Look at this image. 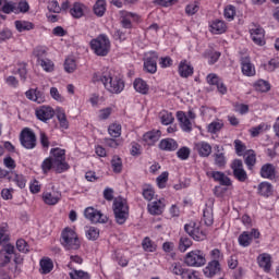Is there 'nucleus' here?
I'll return each mask as SVG.
<instances>
[{"label":"nucleus","mask_w":279,"mask_h":279,"mask_svg":"<svg viewBox=\"0 0 279 279\" xmlns=\"http://www.w3.org/2000/svg\"><path fill=\"white\" fill-rule=\"evenodd\" d=\"M12 174L14 175L13 181L19 186V189H25V184L27 182L25 180V177H23V174H17V173H14V172H12Z\"/></svg>","instance_id":"obj_59"},{"label":"nucleus","mask_w":279,"mask_h":279,"mask_svg":"<svg viewBox=\"0 0 279 279\" xmlns=\"http://www.w3.org/2000/svg\"><path fill=\"white\" fill-rule=\"evenodd\" d=\"M182 279H202V277H199V275L197 274V271H193L190 269H186L183 272V277H181Z\"/></svg>","instance_id":"obj_64"},{"label":"nucleus","mask_w":279,"mask_h":279,"mask_svg":"<svg viewBox=\"0 0 279 279\" xmlns=\"http://www.w3.org/2000/svg\"><path fill=\"white\" fill-rule=\"evenodd\" d=\"M185 232L194 239V241H206V231L202 230L195 222L184 226Z\"/></svg>","instance_id":"obj_8"},{"label":"nucleus","mask_w":279,"mask_h":279,"mask_svg":"<svg viewBox=\"0 0 279 279\" xmlns=\"http://www.w3.org/2000/svg\"><path fill=\"white\" fill-rule=\"evenodd\" d=\"M56 116V111L51 107L41 106L38 109H36V117L39 121H43L44 123H47V121L53 119Z\"/></svg>","instance_id":"obj_12"},{"label":"nucleus","mask_w":279,"mask_h":279,"mask_svg":"<svg viewBox=\"0 0 279 279\" xmlns=\"http://www.w3.org/2000/svg\"><path fill=\"white\" fill-rule=\"evenodd\" d=\"M177 156L180 160H189L191 156V148L183 146L177 151Z\"/></svg>","instance_id":"obj_55"},{"label":"nucleus","mask_w":279,"mask_h":279,"mask_svg":"<svg viewBox=\"0 0 279 279\" xmlns=\"http://www.w3.org/2000/svg\"><path fill=\"white\" fill-rule=\"evenodd\" d=\"M86 239H88V241H97L99 239V229L89 227L86 231Z\"/></svg>","instance_id":"obj_51"},{"label":"nucleus","mask_w":279,"mask_h":279,"mask_svg":"<svg viewBox=\"0 0 279 279\" xmlns=\"http://www.w3.org/2000/svg\"><path fill=\"white\" fill-rule=\"evenodd\" d=\"M41 169L44 173H49L51 169H56V163H53V159H51V157L46 158L41 163Z\"/></svg>","instance_id":"obj_54"},{"label":"nucleus","mask_w":279,"mask_h":279,"mask_svg":"<svg viewBox=\"0 0 279 279\" xmlns=\"http://www.w3.org/2000/svg\"><path fill=\"white\" fill-rule=\"evenodd\" d=\"M33 54L37 58V63L43 62L47 59V49L43 46H38L34 49Z\"/></svg>","instance_id":"obj_39"},{"label":"nucleus","mask_w":279,"mask_h":279,"mask_svg":"<svg viewBox=\"0 0 279 279\" xmlns=\"http://www.w3.org/2000/svg\"><path fill=\"white\" fill-rule=\"evenodd\" d=\"M15 27L17 32H29V29H34V24L32 22L15 21Z\"/></svg>","instance_id":"obj_42"},{"label":"nucleus","mask_w":279,"mask_h":279,"mask_svg":"<svg viewBox=\"0 0 279 279\" xmlns=\"http://www.w3.org/2000/svg\"><path fill=\"white\" fill-rule=\"evenodd\" d=\"M251 36L255 45H259L260 47L265 45V29H263V27L251 29Z\"/></svg>","instance_id":"obj_17"},{"label":"nucleus","mask_w":279,"mask_h":279,"mask_svg":"<svg viewBox=\"0 0 279 279\" xmlns=\"http://www.w3.org/2000/svg\"><path fill=\"white\" fill-rule=\"evenodd\" d=\"M90 47L96 56L105 57L110 52V39L105 34L92 39Z\"/></svg>","instance_id":"obj_5"},{"label":"nucleus","mask_w":279,"mask_h":279,"mask_svg":"<svg viewBox=\"0 0 279 279\" xmlns=\"http://www.w3.org/2000/svg\"><path fill=\"white\" fill-rule=\"evenodd\" d=\"M61 197L60 192H46L43 194V199L48 206H56Z\"/></svg>","instance_id":"obj_18"},{"label":"nucleus","mask_w":279,"mask_h":279,"mask_svg":"<svg viewBox=\"0 0 279 279\" xmlns=\"http://www.w3.org/2000/svg\"><path fill=\"white\" fill-rule=\"evenodd\" d=\"M16 247L19 252H22L23 254H27V252H29V245L23 239L16 241Z\"/></svg>","instance_id":"obj_61"},{"label":"nucleus","mask_w":279,"mask_h":279,"mask_svg":"<svg viewBox=\"0 0 279 279\" xmlns=\"http://www.w3.org/2000/svg\"><path fill=\"white\" fill-rule=\"evenodd\" d=\"M75 69H77V64L75 63V59L68 58L64 62V71L66 73H73L75 72Z\"/></svg>","instance_id":"obj_48"},{"label":"nucleus","mask_w":279,"mask_h":279,"mask_svg":"<svg viewBox=\"0 0 279 279\" xmlns=\"http://www.w3.org/2000/svg\"><path fill=\"white\" fill-rule=\"evenodd\" d=\"M1 12H3L4 14H12V12L14 14H19V3L7 0L4 2V5H2L1 8Z\"/></svg>","instance_id":"obj_29"},{"label":"nucleus","mask_w":279,"mask_h":279,"mask_svg":"<svg viewBox=\"0 0 279 279\" xmlns=\"http://www.w3.org/2000/svg\"><path fill=\"white\" fill-rule=\"evenodd\" d=\"M108 132L113 138H119V136H121V124H110L108 128Z\"/></svg>","instance_id":"obj_50"},{"label":"nucleus","mask_w":279,"mask_h":279,"mask_svg":"<svg viewBox=\"0 0 279 279\" xmlns=\"http://www.w3.org/2000/svg\"><path fill=\"white\" fill-rule=\"evenodd\" d=\"M194 147L202 158H208L213 154V146L206 142H198Z\"/></svg>","instance_id":"obj_16"},{"label":"nucleus","mask_w":279,"mask_h":279,"mask_svg":"<svg viewBox=\"0 0 279 279\" xmlns=\"http://www.w3.org/2000/svg\"><path fill=\"white\" fill-rule=\"evenodd\" d=\"M71 279H90L88 272L83 270H74V272H70Z\"/></svg>","instance_id":"obj_57"},{"label":"nucleus","mask_w":279,"mask_h":279,"mask_svg":"<svg viewBox=\"0 0 279 279\" xmlns=\"http://www.w3.org/2000/svg\"><path fill=\"white\" fill-rule=\"evenodd\" d=\"M111 167L113 173H121L123 171V160L118 155H114L111 159Z\"/></svg>","instance_id":"obj_34"},{"label":"nucleus","mask_w":279,"mask_h":279,"mask_svg":"<svg viewBox=\"0 0 279 279\" xmlns=\"http://www.w3.org/2000/svg\"><path fill=\"white\" fill-rule=\"evenodd\" d=\"M244 162L247 169H250L251 171L254 169V166L256 165V154L254 153V150H248L244 159Z\"/></svg>","instance_id":"obj_37"},{"label":"nucleus","mask_w":279,"mask_h":279,"mask_svg":"<svg viewBox=\"0 0 279 279\" xmlns=\"http://www.w3.org/2000/svg\"><path fill=\"white\" fill-rule=\"evenodd\" d=\"M47 8L53 14H60V12H62V9L60 8V3H58V0H52V1L48 2Z\"/></svg>","instance_id":"obj_58"},{"label":"nucleus","mask_w":279,"mask_h":279,"mask_svg":"<svg viewBox=\"0 0 279 279\" xmlns=\"http://www.w3.org/2000/svg\"><path fill=\"white\" fill-rule=\"evenodd\" d=\"M113 215L119 226H123L130 217V207L128 201L123 197L114 198L113 201Z\"/></svg>","instance_id":"obj_2"},{"label":"nucleus","mask_w":279,"mask_h":279,"mask_svg":"<svg viewBox=\"0 0 279 279\" xmlns=\"http://www.w3.org/2000/svg\"><path fill=\"white\" fill-rule=\"evenodd\" d=\"M84 215L92 223H108V217L93 207H87Z\"/></svg>","instance_id":"obj_9"},{"label":"nucleus","mask_w":279,"mask_h":279,"mask_svg":"<svg viewBox=\"0 0 279 279\" xmlns=\"http://www.w3.org/2000/svg\"><path fill=\"white\" fill-rule=\"evenodd\" d=\"M94 80L96 82H101L106 90L112 93L113 95H119L120 93H123V89L125 88V82L118 76H113L112 72L95 74Z\"/></svg>","instance_id":"obj_1"},{"label":"nucleus","mask_w":279,"mask_h":279,"mask_svg":"<svg viewBox=\"0 0 279 279\" xmlns=\"http://www.w3.org/2000/svg\"><path fill=\"white\" fill-rule=\"evenodd\" d=\"M132 21H136V14L122 12L121 25L124 29H132Z\"/></svg>","instance_id":"obj_25"},{"label":"nucleus","mask_w":279,"mask_h":279,"mask_svg":"<svg viewBox=\"0 0 279 279\" xmlns=\"http://www.w3.org/2000/svg\"><path fill=\"white\" fill-rule=\"evenodd\" d=\"M94 14L96 16H104L106 14V0H97L94 4Z\"/></svg>","instance_id":"obj_36"},{"label":"nucleus","mask_w":279,"mask_h":279,"mask_svg":"<svg viewBox=\"0 0 279 279\" xmlns=\"http://www.w3.org/2000/svg\"><path fill=\"white\" fill-rule=\"evenodd\" d=\"M84 10H86V5L80 2H75L73 8L70 10V14L74 19H82V16H84Z\"/></svg>","instance_id":"obj_31"},{"label":"nucleus","mask_w":279,"mask_h":279,"mask_svg":"<svg viewBox=\"0 0 279 279\" xmlns=\"http://www.w3.org/2000/svg\"><path fill=\"white\" fill-rule=\"evenodd\" d=\"M191 245H193V241L189 236L182 235L180 238L179 250L181 252H186L189 250V247H191Z\"/></svg>","instance_id":"obj_40"},{"label":"nucleus","mask_w":279,"mask_h":279,"mask_svg":"<svg viewBox=\"0 0 279 279\" xmlns=\"http://www.w3.org/2000/svg\"><path fill=\"white\" fill-rule=\"evenodd\" d=\"M203 271L206 278H214V276H217L221 271V264L217 260H211Z\"/></svg>","instance_id":"obj_13"},{"label":"nucleus","mask_w":279,"mask_h":279,"mask_svg":"<svg viewBox=\"0 0 279 279\" xmlns=\"http://www.w3.org/2000/svg\"><path fill=\"white\" fill-rule=\"evenodd\" d=\"M234 16H236V8L232 4L227 5L225 9V19L234 21Z\"/></svg>","instance_id":"obj_52"},{"label":"nucleus","mask_w":279,"mask_h":279,"mask_svg":"<svg viewBox=\"0 0 279 279\" xmlns=\"http://www.w3.org/2000/svg\"><path fill=\"white\" fill-rule=\"evenodd\" d=\"M52 157H50L54 163L56 173H64L69 171L70 166L66 162V150L62 148H52L50 150Z\"/></svg>","instance_id":"obj_3"},{"label":"nucleus","mask_w":279,"mask_h":279,"mask_svg":"<svg viewBox=\"0 0 279 279\" xmlns=\"http://www.w3.org/2000/svg\"><path fill=\"white\" fill-rule=\"evenodd\" d=\"M20 143L25 149H34L36 147V133L32 129L25 128L20 134Z\"/></svg>","instance_id":"obj_7"},{"label":"nucleus","mask_w":279,"mask_h":279,"mask_svg":"<svg viewBox=\"0 0 279 279\" xmlns=\"http://www.w3.org/2000/svg\"><path fill=\"white\" fill-rule=\"evenodd\" d=\"M169 181V172L165 171L159 177H157V186L159 189H165L167 186V182Z\"/></svg>","instance_id":"obj_53"},{"label":"nucleus","mask_w":279,"mask_h":279,"mask_svg":"<svg viewBox=\"0 0 279 279\" xmlns=\"http://www.w3.org/2000/svg\"><path fill=\"white\" fill-rule=\"evenodd\" d=\"M211 178L215 182H219L221 186H232V181L221 171L211 172Z\"/></svg>","instance_id":"obj_21"},{"label":"nucleus","mask_w":279,"mask_h":279,"mask_svg":"<svg viewBox=\"0 0 279 279\" xmlns=\"http://www.w3.org/2000/svg\"><path fill=\"white\" fill-rule=\"evenodd\" d=\"M40 265V274L47 275L51 274L53 270V262L49 258H44L39 262Z\"/></svg>","instance_id":"obj_33"},{"label":"nucleus","mask_w":279,"mask_h":279,"mask_svg":"<svg viewBox=\"0 0 279 279\" xmlns=\"http://www.w3.org/2000/svg\"><path fill=\"white\" fill-rule=\"evenodd\" d=\"M159 149L162 151H175L178 149V142L173 138H165L159 143Z\"/></svg>","instance_id":"obj_22"},{"label":"nucleus","mask_w":279,"mask_h":279,"mask_svg":"<svg viewBox=\"0 0 279 279\" xmlns=\"http://www.w3.org/2000/svg\"><path fill=\"white\" fill-rule=\"evenodd\" d=\"M144 69L147 73H156L158 71V52L150 51L146 53V58L144 61Z\"/></svg>","instance_id":"obj_10"},{"label":"nucleus","mask_w":279,"mask_h":279,"mask_svg":"<svg viewBox=\"0 0 279 279\" xmlns=\"http://www.w3.org/2000/svg\"><path fill=\"white\" fill-rule=\"evenodd\" d=\"M61 245L65 250H80L82 243L80 242V238L77 236V233L71 229L65 228L61 233Z\"/></svg>","instance_id":"obj_4"},{"label":"nucleus","mask_w":279,"mask_h":279,"mask_svg":"<svg viewBox=\"0 0 279 279\" xmlns=\"http://www.w3.org/2000/svg\"><path fill=\"white\" fill-rule=\"evenodd\" d=\"M160 136H162V132L160 130L150 131L144 134L143 138L149 146L156 145L160 141Z\"/></svg>","instance_id":"obj_19"},{"label":"nucleus","mask_w":279,"mask_h":279,"mask_svg":"<svg viewBox=\"0 0 279 279\" xmlns=\"http://www.w3.org/2000/svg\"><path fill=\"white\" fill-rule=\"evenodd\" d=\"M226 22L225 21H220V20H216L213 24H211V32L214 34H223V32H226Z\"/></svg>","instance_id":"obj_38"},{"label":"nucleus","mask_w":279,"mask_h":279,"mask_svg":"<svg viewBox=\"0 0 279 279\" xmlns=\"http://www.w3.org/2000/svg\"><path fill=\"white\" fill-rule=\"evenodd\" d=\"M179 75L181 77H191L193 75V65L186 60H182L179 63Z\"/></svg>","instance_id":"obj_23"},{"label":"nucleus","mask_w":279,"mask_h":279,"mask_svg":"<svg viewBox=\"0 0 279 279\" xmlns=\"http://www.w3.org/2000/svg\"><path fill=\"white\" fill-rule=\"evenodd\" d=\"M203 220L205 222V226H213L215 222V218L213 217V208L207 207L203 211Z\"/></svg>","instance_id":"obj_41"},{"label":"nucleus","mask_w":279,"mask_h":279,"mask_svg":"<svg viewBox=\"0 0 279 279\" xmlns=\"http://www.w3.org/2000/svg\"><path fill=\"white\" fill-rule=\"evenodd\" d=\"M8 241H10V235H8V225H0V245L8 243Z\"/></svg>","instance_id":"obj_47"},{"label":"nucleus","mask_w":279,"mask_h":279,"mask_svg":"<svg viewBox=\"0 0 279 279\" xmlns=\"http://www.w3.org/2000/svg\"><path fill=\"white\" fill-rule=\"evenodd\" d=\"M133 86L136 93H141V95H147V93H149V85H147V82L143 81V78H136Z\"/></svg>","instance_id":"obj_30"},{"label":"nucleus","mask_w":279,"mask_h":279,"mask_svg":"<svg viewBox=\"0 0 279 279\" xmlns=\"http://www.w3.org/2000/svg\"><path fill=\"white\" fill-rule=\"evenodd\" d=\"M239 243L242 247H250L252 243V235H250V232L244 231L242 234H240Z\"/></svg>","instance_id":"obj_43"},{"label":"nucleus","mask_w":279,"mask_h":279,"mask_svg":"<svg viewBox=\"0 0 279 279\" xmlns=\"http://www.w3.org/2000/svg\"><path fill=\"white\" fill-rule=\"evenodd\" d=\"M241 64H242V73L243 75H247V77H252L254 75V66H252V62H250L248 57H244L241 59Z\"/></svg>","instance_id":"obj_27"},{"label":"nucleus","mask_w":279,"mask_h":279,"mask_svg":"<svg viewBox=\"0 0 279 279\" xmlns=\"http://www.w3.org/2000/svg\"><path fill=\"white\" fill-rule=\"evenodd\" d=\"M13 260L15 263L13 274H14V278H16V276H19V274H21V269H20L19 265H23L24 259H23V256H21V254L14 253Z\"/></svg>","instance_id":"obj_49"},{"label":"nucleus","mask_w":279,"mask_h":279,"mask_svg":"<svg viewBox=\"0 0 279 279\" xmlns=\"http://www.w3.org/2000/svg\"><path fill=\"white\" fill-rule=\"evenodd\" d=\"M233 175L239 182H245L247 180V172L243 169V161L241 159H234L231 163Z\"/></svg>","instance_id":"obj_11"},{"label":"nucleus","mask_w":279,"mask_h":279,"mask_svg":"<svg viewBox=\"0 0 279 279\" xmlns=\"http://www.w3.org/2000/svg\"><path fill=\"white\" fill-rule=\"evenodd\" d=\"M171 271L175 276H181V278H182L184 276V272L186 271V269L182 268V265H180L178 263H173L171 265Z\"/></svg>","instance_id":"obj_62"},{"label":"nucleus","mask_w":279,"mask_h":279,"mask_svg":"<svg viewBox=\"0 0 279 279\" xmlns=\"http://www.w3.org/2000/svg\"><path fill=\"white\" fill-rule=\"evenodd\" d=\"M184 263L187 267H204L206 255L199 250L192 251L185 255Z\"/></svg>","instance_id":"obj_6"},{"label":"nucleus","mask_w":279,"mask_h":279,"mask_svg":"<svg viewBox=\"0 0 279 279\" xmlns=\"http://www.w3.org/2000/svg\"><path fill=\"white\" fill-rule=\"evenodd\" d=\"M199 12V3L192 2L185 7V13L187 16H193L194 14H197Z\"/></svg>","instance_id":"obj_56"},{"label":"nucleus","mask_w":279,"mask_h":279,"mask_svg":"<svg viewBox=\"0 0 279 279\" xmlns=\"http://www.w3.org/2000/svg\"><path fill=\"white\" fill-rule=\"evenodd\" d=\"M54 114L59 121L61 130H69V120L66 119V113L62 109H57Z\"/></svg>","instance_id":"obj_28"},{"label":"nucleus","mask_w":279,"mask_h":279,"mask_svg":"<svg viewBox=\"0 0 279 279\" xmlns=\"http://www.w3.org/2000/svg\"><path fill=\"white\" fill-rule=\"evenodd\" d=\"M177 119L178 121H180V125L183 132H191V130H193V124L191 123V120H189L184 111L177 112Z\"/></svg>","instance_id":"obj_20"},{"label":"nucleus","mask_w":279,"mask_h":279,"mask_svg":"<svg viewBox=\"0 0 279 279\" xmlns=\"http://www.w3.org/2000/svg\"><path fill=\"white\" fill-rule=\"evenodd\" d=\"M259 173L266 180H276V166L272 163H265L262 166Z\"/></svg>","instance_id":"obj_15"},{"label":"nucleus","mask_w":279,"mask_h":279,"mask_svg":"<svg viewBox=\"0 0 279 279\" xmlns=\"http://www.w3.org/2000/svg\"><path fill=\"white\" fill-rule=\"evenodd\" d=\"M159 117H160V121H161L162 125H171V123H173V121H174L173 113L169 112L167 110H162L159 113Z\"/></svg>","instance_id":"obj_35"},{"label":"nucleus","mask_w":279,"mask_h":279,"mask_svg":"<svg viewBox=\"0 0 279 279\" xmlns=\"http://www.w3.org/2000/svg\"><path fill=\"white\" fill-rule=\"evenodd\" d=\"M258 193L264 197H269L274 193V186L269 182H262L258 185Z\"/></svg>","instance_id":"obj_32"},{"label":"nucleus","mask_w":279,"mask_h":279,"mask_svg":"<svg viewBox=\"0 0 279 279\" xmlns=\"http://www.w3.org/2000/svg\"><path fill=\"white\" fill-rule=\"evenodd\" d=\"M257 263L264 271H270L271 269V255L263 253L257 257Z\"/></svg>","instance_id":"obj_24"},{"label":"nucleus","mask_w":279,"mask_h":279,"mask_svg":"<svg viewBox=\"0 0 279 279\" xmlns=\"http://www.w3.org/2000/svg\"><path fill=\"white\" fill-rule=\"evenodd\" d=\"M214 162L216 165V167H218L219 169H223V167H226V155H223V153H217L214 155Z\"/></svg>","instance_id":"obj_45"},{"label":"nucleus","mask_w":279,"mask_h":279,"mask_svg":"<svg viewBox=\"0 0 279 279\" xmlns=\"http://www.w3.org/2000/svg\"><path fill=\"white\" fill-rule=\"evenodd\" d=\"M142 247L145 250V252H154L156 250V246H154V242H151V239L145 238L142 242Z\"/></svg>","instance_id":"obj_60"},{"label":"nucleus","mask_w":279,"mask_h":279,"mask_svg":"<svg viewBox=\"0 0 279 279\" xmlns=\"http://www.w3.org/2000/svg\"><path fill=\"white\" fill-rule=\"evenodd\" d=\"M37 64H40L41 69H44V71H46V73H52V71H53V69L56 66L53 64V61H51L48 58L39 61Z\"/></svg>","instance_id":"obj_44"},{"label":"nucleus","mask_w":279,"mask_h":279,"mask_svg":"<svg viewBox=\"0 0 279 279\" xmlns=\"http://www.w3.org/2000/svg\"><path fill=\"white\" fill-rule=\"evenodd\" d=\"M162 210H165V203H162V199L148 204V213H150V215H162Z\"/></svg>","instance_id":"obj_26"},{"label":"nucleus","mask_w":279,"mask_h":279,"mask_svg":"<svg viewBox=\"0 0 279 279\" xmlns=\"http://www.w3.org/2000/svg\"><path fill=\"white\" fill-rule=\"evenodd\" d=\"M25 96L31 100V101H35L36 104H45V92H41L38 88H32L28 89L25 93Z\"/></svg>","instance_id":"obj_14"},{"label":"nucleus","mask_w":279,"mask_h":279,"mask_svg":"<svg viewBox=\"0 0 279 279\" xmlns=\"http://www.w3.org/2000/svg\"><path fill=\"white\" fill-rule=\"evenodd\" d=\"M221 128H223L221 122H211L208 125V132H210V134H217V132L221 131Z\"/></svg>","instance_id":"obj_63"},{"label":"nucleus","mask_w":279,"mask_h":279,"mask_svg":"<svg viewBox=\"0 0 279 279\" xmlns=\"http://www.w3.org/2000/svg\"><path fill=\"white\" fill-rule=\"evenodd\" d=\"M255 88L259 93H267L268 90L271 89V85H269V82L259 80L255 83Z\"/></svg>","instance_id":"obj_46"}]
</instances>
